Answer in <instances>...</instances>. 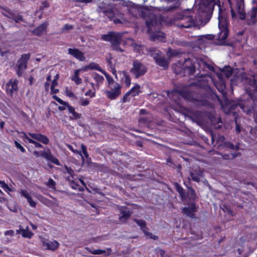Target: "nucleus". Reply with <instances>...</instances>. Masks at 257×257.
I'll return each instance as SVG.
<instances>
[{"label":"nucleus","instance_id":"f257e3e1","mask_svg":"<svg viewBox=\"0 0 257 257\" xmlns=\"http://www.w3.org/2000/svg\"><path fill=\"white\" fill-rule=\"evenodd\" d=\"M204 91V89L202 88H198L193 91H188L186 89H179L172 91L171 94L172 95H180L197 107L208 106L210 105V103L206 99L208 96Z\"/></svg>","mask_w":257,"mask_h":257},{"label":"nucleus","instance_id":"f03ea898","mask_svg":"<svg viewBox=\"0 0 257 257\" xmlns=\"http://www.w3.org/2000/svg\"><path fill=\"white\" fill-rule=\"evenodd\" d=\"M172 67L174 73L181 76L192 75L195 72V67L189 58L181 59Z\"/></svg>","mask_w":257,"mask_h":257},{"label":"nucleus","instance_id":"7ed1b4c3","mask_svg":"<svg viewBox=\"0 0 257 257\" xmlns=\"http://www.w3.org/2000/svg\"><path fill=\"white\" fill-rule=\"evenodd\" d=\"M145 23L148 27V32L150 34V40L152 41H164L165 38V34L162 32H153V28L158 24L156 16L153 14H149L146 18Z\"/></svg>","mask_w":257,"mask_h":257},{"label":"nucleus","instance_id":"20e7f679","mask_svg":"<svg viewBox=\"0 0 257 257\" xmlns=\"http://www.w3.org/2000/svg\"><path fill=\"white\" fill-rule=\"evenodd\" d=\"M217 5L219 9V16H218V26L220 30L218 35V40L220 41V45H230L226 43L225 40L228 36V30L227 29L228 20L226 18L223 17L221 14V5L220 2L219 4H215V6Z\"/></svg>","mask_w":257,"mask_h":257},{"label":"nucleus","instance_id":"39448f33","mask_svg":"<svg viewBox=\"0 0 257 257\" xmlns=\"http://www.w3.org/2000/svg\"><path fill=\"white\" fill-rule=\"evenodd\" d=\"M175 19L179 21L176 24L178 28L189 29L197 27L196 20L192 16L186 14L185 12L177 14Z\"/></svg>","mask_w":257,"mask_h":257},{"label":"nucleus","instance_id":"423d86ee","mask_svg":"<svg viewBox=\"0 0 257 257\" xmlns=\"http://www.w3.org/2000/svg\"><path fill=\"white\" fill-rule=\"evenodd\" d=\"M123 36V33L109 32L107 34L101 35V39L107 42H110L113 50L122 52L123 50L119 47L121 43V39Z\"/></svg>","mask_w":257,"mask_h":257},{"label":"nucleus","instance_id":"0eeeda50","mask_svg":"<svg viewBox=\"0 0 257 257\" xmlns=\"http://www.w3.org/2000/svg\"><path fill=\"white\" fill-rule=\"evenodd\" d=\"M246 92L250 96L254 101H257V97L256 93H257V81L254 78H250L247 80V84L245 86ZM254 118L257 122V112L253 114Z\"/></svg>","mask_w":257,"mask_h":257},{"label":"nucleus","instance_id":"6e6552de","mask_svg":"<svg viewBox=\"0 0 257 257\" xmlns=\"http://www.w3.org/2000/svg\"><path fill=\"white\" fill-rule=\"evenodd\" d=\"M149 55L155 60L156 63L161 67L166 69L168 67V62L166 60L162 53L155 48L150 49L148 50Z\"/></svg>","mask_w":257,"mask_h":257},{"label":"nucleus","instance_id":"1a4fd4ad","mask_svg":"<svg viewBox=\"0 0 257 257\" xmlns=\"http://www.w3.org/2000/svg\"><path fill=\"white\" fill-rule=\"evenodd\" d=\"M103 12L110 20L113 21L115 24H124L126 22L125 19L124 18L123 15L116 10H103Z\"/></svg>","mask_w":257,"mask_h":257},{"label":"nucleus","instance_id":"9d476101","mask_svg":"<svg viewBox=\"0 0 257 257\" xmlns=\"http://www.w3.org/2000/svg\"><path fill=\"white\" fill-rule=\"evenodd\" d=\"M147 67L142 63L138 60L133 62V67L131 69V72L134 75L136 78L143 76L147 71Z\"/></svg>","mask_w":257,"mask_h":257},{"label":"nucleus","instance_id":"9b49d317","mask_svg":"<svg viewBox=\"0 0 257 257\" xmlns=\"http://www.w3.org/2000/svg\"><path fill=\"white\" fill-rule=\"evenodd\" d=\"M30 56L29 54H23L18 61L17 73L19 76H21L23 72L27 69V62L30 59Z\"/></svg>","mask_w":257,"mask_h":257},{"label":"nucleus","instance_id":"f8f14e48","mask_svg":"<svg viewBox=\"0 0 257 257\" xmlns=\"http://www.w3.org/2000/svg\"><path fill=\"white\" fill-rule=\"evenodd\" d=\"M118 209L120 213L118 217V220L120 223H125L127 220L131 217L133 212L127 207L124 206H119Z\"/></svg>","mask_w":257,"mask_h":257},{"label":"nucleus","instance_id":"ddd939ff","mask_svg":"<svg viewBox=\"0 0 257 257\" xmlns=\"http://www.w3.org/2000/svg\"><path fill=\"white\" fill-rule=\"evenodd\" d=\"M121 86L118 84L117 86H113L112 87H109V90L105 91L106 95L110 99L113 100L117 98L121 94Z\"/></svg>","mask_w":257,"mask_h":257},{"label":"nucleus","instance_id":"4468645a","mask_svg":"<svg viewBox=\"0 0 257 257\" xmlns=\"http://www.w3.org/2000/svg\"><path fill=\"white\" fill-rule=\"evenodd\" d=\"M225 103L227 105V107H229L230 109H235L236 107H239L247 114H250L252 111L251 109L245 106L241 103H237L227 99L225 101Z\"/></svg>","mask_w":257,"mask_h":257},{"label":"nucleus","instance_id":"2eb2a0df","mask_svg":"<svg viewBox=\"0 0 257 257\" xmlns=\"http://www.w3.org/2000/svg\"><path fill=\"white\" fill-rule=\"evenodd\" d=\"M28 135L30 136L32 139L37 140L44 145H47L49 143V139L48 138L42 134L40 133H29Z\"/></svg>","mask_w":257,"mask_h":257},{"label":"nucleus","instance_id":"dca6fc26","mask_svg":"<svg viewBox=\"0 0 257 257\" xmlns=\"http://www.w3.org/2000/svg\"><path fill=\"white\" fill-rule=\"evenodd\" d=\"M68 54L73 56L80 61H84L85 60L84 53L78 49L69 48L68 50Z\"/></svg>","mask_w":257,"mask_h":257},{"label":"nucleus","instance_id":"f3484780","mask_svg":"<svg viewBox=\"0 0 257 257\" xmlns=\"http://www.w3.org/2000/svg\"><path fill=\"white\" fill-rule=\"evenodd\" d=\"M42 157L46 159L48 161L55 164L58 166H61V164L60 163L59 160L54 156L53 155L49 149L46 151V152L43 153Z\"/></svg>","mask_w":257,"mask_h":257},{"label":"nucleus","instance_id":"a211bd4d","mask_svg":"<svg viewBox=\"0 0 257 257\" xmlns=\"http://www.w3.org/2000/svg\"><path fill=\"white\" fill-rule=\"evenodd\" d=\"M196 211V208L194 203H192L191 206L189 207H183L182 208V212L187 216H188L190 218L194 217V213Z\"/></svg>","mask_w":257,"mask_h":257},{"label":"nucleus","instance_id":"6ab92c4d","mask_svg":"<svg viewBox=\"0 0 257 257\" xmlns=\"http://www.w3.org/2000/svg\"><path fill=\"white\" fill-rule=\"evenodd\" d=\"M18 80L13 81L11 80L6 85L7 91L8 93L12 95L14 92L18 89Z\"/></svg>","mask_w":257,"mask_h":257},{"label":"nucleus","instance_id":"aec40b11","mask_svg":"<svg viewBox=\"0 0 257 257\" xmlns=\"http://www.w3.org/2000/svg\"><path fill=\"white\" fill-rule=\"evenodd\" d=\"M257 12L251 10L250 13H248V18L247 20V24L248 25H254L257 22L256 19Z\"/></svg>","mask_w":257,"mask_h":257},{"label":"nucleus","instance_id":"412c9836","mask_svg":"<svg viewBox=\"0 0 257 257\" xmlns=\"http://www.w3.org/2000/svg\"><path fill=\"white\" fill-rule=\"evenodd\" d=\"M48 25V24L47 22L42 23L41 25L34 30L33 33L38 36L42 35Z\"/></svg>","mask_w":257,"mask_h":257},{"label":"nucleus","instance_id":"4be33fe9","mask_svg":"<svg viewBox=\"0 0 257 257\" xmlns=\"http://www.w3.org/2000/svg\"><path fill=\"white\" fill-rule=\"evenodd\" d=\"M188 190L186 193V200L188 199L190 201H194L197 198L195 191L191 186H187Z\"/></svg>","mask_w":257,"mask_h":257},{"label":"nucleus","instance_id":"5701e85b","mask_svg":"<svg viewBox=\"0 0 257 257\" xmlns=\"http://www.w3.org/2000/svg\"><path fill=\"white\" fill-rule=\"evenodd\" d=\"M202 171L200 169H196L194 172H190V175L194 181L199 182L200 180V177L202 176Z\"/></svg>","mask_w":257,"mask_h":257},{"label":"nucleus","instance_id":"b1692460","mask_svg":"<svg viewBox=\"0 0 257 257\" xmlns=\"http://www.w3.org/2000/svg\"><path fill=\"white\" fill-rule=\"evenodd\" d=\"M91 76L96 82L95 86L96 88L98 89L100 84H102L104 80V77L95 72L92 73L91 74Z\"/></svg>","mask_w":257,"mask_h":257},{"label":"nucleus","instance_id":"393cba45","mask_svg":"<svg viewBox=\"0 0 257 257\" xmlns=\"http://www.w3.org/2000/svg\"><path fill=\"white\" fill-rule=\"evenodd\" d=\"M176 190L179 193L182 200H186V192L182 186L176 182L174 184Z\"/></svg>","mask_w":257,"mask_h":257},{"label":"nucleus","instance_id":"a878e982","mask_svg":"<svg viewBox=\"0 0 257 257\" xmlns=\"http://www.w3.org/2000/svg\"><path fill=\"white\" fill-rule=\"evenodd\" d=\"M236 7L238 13L243 17L241 19H243L245 18L244 16V1L243 0H236Z\"/></svg>","mask_w":257,"mask_h":257},{"label":"nucleus","instance_id":"bb28decb","mask_svg":"<svg viewBox=\"0 0 257 257\" xmlns=\"http://www.w3.org/2000/svg\"><path fill=\"white\" fill-rule=\"evenodd\" d=\"M102 73L106 77L108 83V88L112 87V86L115 85L117 86V85L119 84L118 83L114 82L113 78L111 77L108 74H107L104 70L102 72Z\"/></svg>","mask_w":257,"mask_h":257},{"label":"nucleus","instance_id":"cd10ccee","mask_svg":"<svg viewBox=\"0 0 257 257\" xmlns=\"http://www.w3.org/2000/svg\"><path fill=\"white\" fill-rule=\"evenodd\" d=\"M81 71V69H77L74 71V75L72 77L71 79L74 81L76 84L79 85L81 83V78L79 77V73Z\"/></svg>","mask_w":257,"mask_h":257},{"label":"nucleus","instance_id":"c85d7f7f","mask_svg":"<svg viewBox=\"0 0 257 257\" xmlns=\"http://www.w3.org/2000/svg\"><path fill=\"white\" fill-rule=\"evenodd\" d=\"M214 36L212 35H206L200 37L198 38V43L200 44L206 43L207 40H211L214 39Z\"/></svg>","mask_w":257,"mask_h":257},{"label":"nucleus","instance_id":"c756f323","mask_svg":"<svg viewBox=\"0 0 257 257\" xmlns=\"http://www.w3.org/2000/svg\"><path fill=\"white\" fill-rule=\"evenodd\" d=\"M10 19H13L16 23H20V22H25L23 17L20 15L17 12L14 11Z\"/></svg>","mask_w":257,"mask_h":257},{"label":"nucleus","instance_id":"7c9ffc66","mask_svg":"<svg viewBox=\"0 0 257 257\" xmlns=\"http://www.w3.org/2000/svg\"><path fill=\"white\" fill-rule=\"evenodd\" d=\"M59 244V243L56 240L49 241L46 243L47 249L52 251L55 250L58 247Z\"/></svg>","mask_w":257,"mask_h":257},{"label":"nucleus","instance_id":"2f4dec72","mask_svg":"<svg viewBox=\"0 0 257 257\" xmlns=\"http://www.w3.org/2000/svg\"><path fill=\"white\" fill-rule=\"evenodd\" d=\"M223 74L227 78H229L232 74V68L230 66H225L222 71Z\"/></svg>","mask_w":257,"mask_h":257},{"label":"nucleus","instance_id":"473e14b6","mask_svg":"<svg viewBox=\"0 0 257 257\" xmlns=\"http://www.w3.org/2000/svg\"><path fill=\"white\" fill-rule=\"evenodd\" d=\"M134 221L141 227L143 231H144V230H146V228H147L146 222L144 220L138 219L135 218L134 219Z\"/></svg>","mask_w":257,"mask_h":257},{"label":"nucleus","instance_id":"72a5a7b5","mask_svg":"<svg viewBox=\"0 0 257 257\" xmlns=\"http://www.w3.org/2000/svg\"><path fill=\"white\" fill-rule=\"evenodd\" d=\"M130 91L132 96H135L138 95L140 92V86L139 84H137Z\"/></svg>","mask_w":257,"mask_h":257},{"label":"nucleus","instance_id":"f704fd0d","mask_svg":"<svg viewBox=\"0 0 257 257\" xmlns=\"http://www.w3.org/2000/svg\"><path fill=\"white\" fill-rule=\"evenodd\" d=\"M20 233L22 234L23 237L29 238H31L33 235V233L31 231L24 229H21Z\"/></svg>","mask_w":257,"mask_h":257},{"label":"nucleus","instance_id":"c9c22d12","mask_svg":"<svg viewBox=\"0 0 257 257\" xmlns=\"http://www.w3.org/2000/svg\"><path fill=\"white\" fill-rule=\"evenodd\" d=\"M169 55L171 57H180L182 54H184V53H182L178 51L170 49L168 51Z\"/></svg>","mask_w":257,"mask_h":257},{"label":"nucleus","instance_id":"e433bc0d","mask_svg":"<svg viewBox=\"0 0 257 257\" xmlns=\"http://www.w3.org/2000/svg\"><path fill=\"white\" fill-rule=\"evenodd\" d=\"M89 68H90V69L96 70H98V71L101 72V73H102V72L104 71L102 69H101V68H100L99 67L98 64H97L95 63H94V62L90 63L89 64Z\"/></svg>","mask_w":257,"mask_h":257},{"label":"nucleus","instance_id":"4c0bfd02","mask_svg":"<svg viewBox=\"0 0 257 257\" xmlns=\"http://www.w3.org/2000/svg\"><path fill=\"white\" fill-rule=\"evenodd\" d=\"M224 145L226 147L228 148L231 150L237 151L239 149V147L237 145H234L230 142H226L224 143Z\"/></svg>","mask_w":257,"mask_h":257},{"label":"nucleus","instance_id":"58836bf2","mask_svg":"<svg viewBox=\"0 0 257 257\" xmlns=\"http://www.w3.org/2000/svg\"><path fill=\"white\" fill-rule=\"evenodd\" d=\"M143 232L144 233L145 236L149 237L150 238L153 239L154 240H157L158 239V236L154 235L151 232H148L146 230H144Z\"/></svg>","mask_w":257,"mask_h":257},{"label":"nucleus","instance_id":"ea45409f","mask_svg":"<svg viewBox=\"0 0 257 257\" xmlns=\"http://www.w3.org/2000/svg\"><path fill=\"white\" fill-rule=\"evenodd\" d=\"M46 185L50 188L55 189L56 183L52 179L50 178L47 182Z\"/></svg>","mask_w":257,"mask_h":257},{"label":"nucleus","instance_id":"a19ab883","mask_svg":"<svg viewBox=\"0 0 257 257\" xmlns=\"http://www.w3.org/2000/svg\"><path fill=\"white\" fill-rule=\"evenodd\" d=\"M73 26L68 24H66L61 29V32L63 33H67L69 30L73 29Z\"/></svg>","mask_w":257,"mask_h":257},{"label":"nucleus","instance_id":"79ce46f5","mask_svg":"<svg viewBox=\"0 0 257 257\" xmlns=\"http://www.w3.org/2000/svg\"><path fill=\"white\" fill-rule=\"evenodd\" d=\"M40 200L43 204L46 205L48 206L51 205L52 204V202L50 200L43 196L41 197V199Z\"/></svg>","mask_w":257,"mask_h":257},{"label":"nucleus","instance_id":"37998d69","mask_svg":"<svg viewBox=\"0 0 257 257\" xmlns=\"http://www.w3.org/2000/svg\"><path fill=\"white\" fill-rule=\"evenodd\" d=\"M167 165L173 169H175L177 164L170 158H169L167 159Z\"/></svg>","mask_w":257,"mask_h":257},{"label":"nucleus","instance_id":"c03bdc74","mask_svg":"<svg viewBox=\"0 0 257 257\" xmlns=\"http://www.w3.org/2000/svg\"><path fill=\"white\" fill-rule=\"evenodd\" d=\"M73 116H70L71 119H77L81 117V114L76 112L75 110L71 113Z\"/></svg>","mask_w":257,"mask_h":257},{"label":"nucleus","instance_id":"a18cd8bd","mask_svg":"<svg viewBox=\"0 0 257 257\" xmlns=\"http://www.w3.org/2000/svg\"><path fill=\"white\" fill-rule=\"evenodd\" d=\"M123 75L125 77V80H124L125 83L127 86H129L131 84L130 77L127 74H126V73L125 72H123Z\"/></svg>","mask_w":257,"mask_h":257},{"label":"nucleus","instance_id":"49530a36","mask_svg":"<svg viewBox=\"0 0 257 257\" xmlns=\"http://www.w3.org/2000/svg\"><path fill=\"white\" fill-rule=\"evenodd\" d=\"M5 13H4L3 14L6 17L10 18L11 16L13 15V13L14 12V11H12L10 9H5Z\"/></svg>","mask_w":257,"mask_h":257},{"label":"nucleus","instance_id":"de8ad7c7","mask_svg":"<svg viewBox=\"0 0 257 257\" xmlns=\"http://www.w3.org/2000/svg\"><path fill=\"white\" fill-rule=\"evenodd\" d=\"M15 145L17 149H19L21 150V151L23 153H25L26 152V150L24 149V148L17 141H15L14 142Z\"/></svg>","mask_w":257,"mask_h":257},{"label":"nucleus","instance_id":"09e8293b","mask_svg":"<svg viewBox=\"0 0 257 257\" xmlns=\"http://www.w3.org/2000/svg\"><path fill=\"white\" fill-rule=\"evenodd\" d=\"M64 168L65 169L67 173L69 174L71 177H73L74 175V171L70 167H68L66 165L64 166Z\"/></svg>","mask_w":257,"mask_h":257},{"label":"nucleus","instance_id":"8fccbe9b","mask_svg":"<svg viewBox=\"0 0 257 257\" xmlns=\"http://www.w3.org/2000/svg\"><path fill=\"white\" fill-rule=\"evenodd\" d=\"M20 193L21 194L22 196L26 198L27 200L28 198H30V195L28 193L27 191L25 190H21Z\"/></svg>","mask_w":257,"mask_h":257},{"label":"nucleus","instance_id":"3c124183","mask_svg":"<svg viewBox=\"0 0 257 257\" xmlns=\"http://www.w3.org/2000/svg\"><path fill=\"white\" fill-rule=\"evenodd\" d=\"M106 252L105 250L102 249H94L93 250V252H92V254H101Z\"/></svg>","mask_w":257,"mask_h":257},{"label":"nucleus","instance_id":"603ef678","mask_svg":"<svg viewBox=\"0 0 257 257\" xmlns=\"http://www.w3.org/2000/svg\"><path fill=\"white\" fill-rule=\"evenodd\" d=\"M222 209L224 212H226L228 214L231 216H233V212L227 206H224V208H223Z\"/></svg>","mask_w":257,"mask_h":257},{"label":"nucleus","instance_id":"864d4df0","mask_svg":"<svg viewBox=\"0 0 257 257\" xmlns=\"http://www.w3.org/2000/svg\"><path fill=\"white\" fill-rule=\"evenodd\" d=\"M58 78H59V74H57L55 76L54 79L52 81V82L51 84L52 88L53 87L56 86L58 85L57 80L58 79Z\"/></svg>","mask_w":257,"mask_h":257},{"label":"nucleus","instance_id":"5fc2aeb1","mask_svg":"<svg viewBox=\"0 0 257 257\" xmlns=\"http://www.w3.org/2000/svg\"><path fill=\"white\" fill-rule=\"evenodd\" d=\"M131 94V93L130 91L129 90L128 92H127L123 96L122 98V100L124 102H126L129 100V96Z\"/></svg>","mask_w":257,"mask_h":257},{"label":"nucleus","instance_id":"6e6d98bb","mask_svg":"<svg viewBox=\"0 0 257 257\" xmlns=\"http://www.w3.org/2000/svg\"><path fill=\"white\" fill-rule=\"evenodd\" d=\"M89 103V100L87 99L82 98L80 100V104L82 106H86Z\"/></svg>","mask_w":257,"mask_h":257},{"label":"nucleus","instance_id":"4d7b16f0","mask_svg":"<svg viewBox=\"0 0 257 257\" xmlns=\"http://www.w3.org/2000/svg\"><path fill=\"white\" fill-rule=\"evenodd\" d=\"M27 201H28V202L30 204V205L31 206V207H35L36 205V203L32 199V197H31L30 198H28V199L27 200Z\"/></svg>","mask_w":257,"mask_h":257},{"label":"nucleus","instance_id":"13d9d810","mask_svg":"<svg viewBox=\"0 0 257 257\" xmlns=\"http://www.w3.org/2000/svg\"><path fill=\"white\" fill-rule=\"evenodd\" d=\"M86 96H90L91 97H93L95 96V91L92 92L91 90H88L85 94Z\"/></svg>","mask_w":257,"mask_h":257},{"label":"nucleus","instance_id":"bf43d9fd","mask_svg":"<svg viewBox=\"0 0 257 257\" xmlns=\"http://www.w3.org/2000/svg\"><path fill=\"white\" fill-rule=\"evenodd\" d=\"M252 4L253 5V7L251 10L257 12V0H252Z\"/></svg>","mask_w":257,"mask_h":257},{"label":"nucleus","instance_id":"052dcab7","mask_svg":"<svg viewBox=\"0 0 257 257\" xmlns=\"http://www.w3.org/2000/svg\"><path fill=\"white\" fill-rule=\"evenodd\" d=\"M65 92H66V95L68 96V97H72V98H74L75 97L74 93L71 91H68V89H66Z\"/></svg>","mask_w":257,"mask_h":257},{"label":"nucleus","instance_id":"680f3d73","mask_svg":"<svg viewBox=\"0 0 257 257\" xmlns=\"http://www.w3.org/2000/svg\"><path fill=\"white\" fill-rule=\"evenodd\" d=\"M45 152H46V151L38 152V151H34V152H33V154H34L35 156H36V157H40V156H41V157H42V154L43 153H45Z\"/></svg>","mask_w":257,"mask_h":257},{"label":"nucleus","instance_id":"e2e57ef3","mask_svg":"<svg viewBox=\"0 0 257 257\" xmlns=\"http://www.w3.org/2000/svg\"><path fill=\"white\" fill-rule=\"evenodd\" d=\"M18 133L21 134V135L20 136V137L23 138L24 141L25 139H26L28 138V136L24 132H18Z\"/></svg>","mask_w":257,"mask_h":257},{"label":"nucleus","instance_id":"0e129e2a","mask_svg":"<svg viewBox=\"0 0 257 257\" xmlns=\"http://www.w3.org/2000/svg\"><path fill=\"white\" fill-rule=\"evenodd\" d=\"M67 106V108L69 112V113H72L73 111L75 110V109L73 107L71 106L68 103V105H65Z\"/></svg>","mask_w":257,"mask_h":257},{"label":"nucleus","instance_id":"69168bd1","mask_svg":"<svg viewBox=\"0 0 257 257\" xmlns=\"http://www.w3.org/2000/svg\"><path fill=\"white\" fill-rule=\"evenodd\" d=\"M176 6H170L169 7H166L164 8V10L167 12L172 11L175 9Z\"/></svg>","mask_w":257,"mask_h":257},{"label":"nucleus","instance_id":"338daca9","mask_svg":"<svg viewBox=\"0 0 257 257\" xmlns=\"http://www.w3.org/2000/svg\"><path fill=\"white\" fill-rule=\"evenodd\" d=\"M58 102H59L60 104H62V105H68V102H66V101H64L63 100H62L61 98H60L59 97H58V98L57 99V100H56Z\"/></svg>","mask_w":257,"mask_h":257},{"label":"nucleus","instance_id":"774afa93","mask_svg":"<svg viewBox=\"0 0 257 257\" xmlns=\"http://www.w3.org/2000/svg\"><path fill=\"white\" fill-rule=\"evenodd\" d=\"M58 102H59L60 104H62V105H68V102H66V101H64L63 100H62L61 98H60L59 97H58V98L57 99V100H56Z\"/></svg>","mask_w":257,"mask_h":257}]
</instances>
